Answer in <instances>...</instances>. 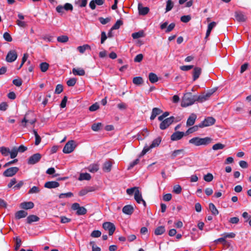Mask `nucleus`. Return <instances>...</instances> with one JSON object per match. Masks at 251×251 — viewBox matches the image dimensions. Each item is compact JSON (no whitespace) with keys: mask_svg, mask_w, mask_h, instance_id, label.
I'll list each match as a JSON object with an SVG mask.
<instances>
[{"mask_svg":"<svg viewBox=\"0 0 251 251\" xmlns=\"http://www.w3.org/2000/svg\"><path fill=\"white\" fill-rule=\"evenodd\" d=\"M212 139L210 137H206L201 138L195 137L189 140V143L196 146H207L212 142Z\"/></svg>","mask_w":251,"mask_h":251,"instance_id":"obj_1","label":"nucleus"},{"mask_svg":"<svg viewBox=\"0 0 251 251\" xmlns=\"http://www.w3.org/2000/svg\"><path fill=\"white\" fill-rule=\"evenodd\" d=\"M196 101H198V95H193L191 93L184 94L181 101V106L187 107L192 105Z\"/></svg>","mask_w":251,"mask_h":251,"instance_id":"obj_2","label":"nucleus"},{"mask_svg":"<svg viewBox=\"0 0 251 251\" xmlns=\"http://www.w3.org/2000/svg\"><path fill=\"white\" fill-rule=\"evenodd\" d=\"M180 119L175 118L174 116H171L164 120L160 124L159 127L162 130H164L168 128L174 122H178Z\"/></svg>","mask_w":251,"mask_h":251,"instance_id":"obj_3","label":"nucleus"},{"mask_svg":"<svg viewBox=\"0 0 251 251\" xmlns=\"http://www.w3.org/2000/svg\"><path fill=\"white\" fill-rule=\"evenodd\" d=\"M161 141V138L160 137H157L152 142L151 144L148 146L147 145L145 146L141 153V156L145 155L148 151H149L151 149L156 147L159 146Z\"/></svg>","mask_w":251,"mask_h":251,"instance_id":"obj_4","label":"nucleus"},{"mask_svg":"<svg viewBox=\"0 0 251 251\" xmlns=\"http://www.w3.org/2000/svg\"><path fill=\"white\" fill-rule=\"evenodd\" d=\"M76 145L74 140L68 141L64 147L63 151L65 153H70L74 151Z\"/></svg>","mask_w":251,"mask_h":251,"instance_id":"obj_5","label":"nucleus"},{"mask_svg":"<svg viewBox=\"0 0 251 251\" xmlns=\"http://www.w3.org/2000/svg\"><path fill=\"white\" fill-rule=\"evenodd\" d=\"M72 209L76 210V214L78 215H83L87 213V209L84 207L80 206L78 203H73L72 205Z\"/></svg>","mask_w":251,"mask_h":251,"instance_id":"obj_6","label":"nucleus"},{"mask_svg":"<svg viewBox=\"0 0 251 251\" xmlns=\"http://www.w3.org/2000/svg\"><path fill=\"white\" fill-rule=\"evenodd\" d=\"M215 119L211 117H208L205 119L202 122L199 124L200 128L209 126L214 125L215 123Z\"/></svg>","mask_w":251,"mask_h":251,"instance_id":"obj_7","label":"nucleus"},{"mask_svg":"<svg viewBox=\"0 0 251 251\" xmlns=\"http://www.w3.org/2000/svg\"><path fill=\"white\" fill-rule=\"evenodd\" d=\"M102 227L105 230L108 231L109 235H113L116 229L115 225L109 222H104L102 225Z\"/></svg>","mask_w":251,"mask_h":251,"instance_id":"obj_8","label":"nucleus"},{"mask_svg":"<svg viewBox=\"0 0 251 251\" xmlns=\"http://www.w3.org/2000/svg\"><path fill=\"white\" fill-rule=\"evenodd\" d=\"M19 170V168L16 167L9 168L3 173V176L5 177H12L17 174Z\"/></svg>","mask_w":251,"mask_h":251,"instance_id":"obj_9","label":"nucleus"},{"mask_svg":"<svg viewBox=\"0 0 251 251\" xmlns=\"http://www.w3.org/2000/svg\"><path fill=\"white\" fill-rule=\"evenodd\" d=\"M41 157V155L39 153L34 154L33 155L29 157V158L28 159V164L33 165L37 163L40 160Z\"/></svg>","mask_w":251,"mask_h":251,"instance_id":"obj_10","label":"nucleus"},{"mask_svg":"<svg viewBox=\"0 0 251 251\" xmlns=\"http://www.w3.org/2000/svg\"><path fill=\"white\" fill-rule=\"evenodd\" d=\"M215 90H211L205 94L198 96V102H202L207 100L214 93Z\"/></svg>","mask_w":251,"mask_h":251,"instance_id":"obj_11","label":"nucleus"},{"mask_svg":"<svg viewBox=\"0 0 251 251\" xmlns=\"http://www.w3.org/2000/svg\"><path fill=\"white\" fill-rule=\"evenodd\" d=\"M17 56L18 55L15 50H10L8 52L6 56V60L8 62H14L16 60Z\"/></svg>","mask_w":251,"mask_h":251,"instance_id":"obj_12","label":"nucleus"},{"mask_svg":"<svg viewBox=\"0 0 251 251\" xmlns=\"http://www.w3.org/2000/svg\"><path fill=\"white\" fill-rule=\"evenodd\" d=\"M36 122L35 119H30L28 114H26L22 121V125L24 127H26L28 124L33 125Z\"/></svg>","mask_w":251,"mask_h":251,"instance_id":"obj_13","label":"nucleus"},{"mask_svg":"<svg viewBox=\"0 0 251 251\" xmlns=\"http://www.w3.org/2000/svg\"><path fill=\"white\" fill-rule=\"evenodd\" d=\"M134 199L138 203L142 202L145 206L146 205L145 201L143 199L141 192L138 189L135 191Z\"/></svg>","mask_w":251,"mask_h":251,"instance_id":"obj_14","label":"nucleus"},{"mask_svg":"<svg viewBox=\"0 0 251 251\" xmlns=\"http://www.w3.org/2000/svg\"><path fill=\"white\" fill-rule=\"evenodd\" d=\"M235 18L238 22H245L247 19L246 16L241 11H236L235 12Z\"/></svg>","mask_w":251,"mask_h":251,"instance_id":"obj_15","label":"nucleus"},{"mask_svg":"<svg viewBox=\"0 0 251 251\" xmlns=\"http://www.w3.org/2000/svg\"><path fill=\"white\" fill-rule=\"evenodd\" d=\"M184 135L183 132L176 131L174 132L171 136L172 141H177L181 139Z\"/></svg>","mask_w":251,"mask_h":251,"instance_id":"obj_16","label":"nucleus"},{"mask_svg":"<svg viewBox=\"0 0 251 251\" xmlns=\"http://www.w3.org/2000/svg\"><path fill=\"white\" fill-rule=\"evenodd\" d=\"M138 9L139 11V14L140 15H146L149 13L150 10L149 7H143L141 3L138 4Z\"/></svg>","mask_w":251,"mask_h":251,"instance_id":"obj_17","label":"nucleus"},{"mask_svg":"<svg viewBox=\"0 0 251 251\" xmlns=\"http://www.w3.org/2000/svg\"><path fill=\"white\" fill-rule=\"evenodd\" d=\"M196 119H197V115L194 113L191 114L187 120V122H186L187 126H193L195 124Z\"/></svg>","mask_w":251,"mask_h":251,"instance_id":"obj_18","label":"nucleus"},{"mask_svg":"<svg viewBox=\"0 0 251 251\" xmlns=\"http://www.w3.org/2000/svg\"><path fill=\"white\" fill-rule=\"evenodd\" d=\"M185 154V151L183 149H179L175 150L172 152L171 154V158L175 159L176 157L179 156L182 157Z\"/></svg>","mask_w":251,"mask_h":251,"instance_id":"obj_19","label":"nucleus"},{"mask_svg":"<svg viewBox=\"0 0 251 251\" xmlns=\"http://www.w3.org/2000/svg\"><path fill=\"white\" fill-rule=\"evenodd\" d=\"M201 73V69L200 67H195L193 72V79L194 81L197 80Z\"/></svg>","mask_w":251,"mask_h":251,"instance_id":"obj_20","label":"nucleus"},{"mask_svg":"<svg viewBox=\"0 0 251 251\" xmlns=\"http://www.w3.org/2000/svg\"><path fill=\"white\" fill-rule=\"evenodd\" d=\"M59 183L57 181H48L45 183L44 187L47 188L51 189L58 187Z\"/></svg>","mask_w":251,"mask_h":251,"instance_id":"obj_21","label":"nucleus"},{"mask_svg":"<svg viewBox=\"0 0 251 251\" xmlns=\"http://www.w3.org/2000/svg\"><path fill=\"white\" fill-rule=\"evenodd\" d=\"M162 112V111L160 109L156 107L153 108L152 110L150 119L153 120L157 115L160 114Z\"/></svg>","mask_w":251,"mask_h":251,"instance_id":"obj_22","label":"nucleus"},{"mask_svg":"<svg viewBox=\"0 0 251 251\" xmlns=\"http://www.w3.org/2000/svg\"><path fill=\"white\" fill-rule=\"evenodd\" d=\"M34 203L31 201L24 202L21 203L20 207L24 209H31L34 207Z\"/></svg>","mask_w":251,"mask_h":251,"instance_id":"obj_23","label":"nucleus"},{"mask_svg":"<svg viewBox=\"0 0 251 251\" xmlns=\"http://www.w3.org/2000/svg\"><path fill=\"white\" fill-rule=\"evenodd\" d=\"M112 166V163L111 161H106L103 165L102 170L105 172H109L111 170Z\"/></svg>","mask_w":251,"mask_h":251,"instance_id":"obj_24","label":"nucleus"},{"mask_svg":"<svg viewBox=\"0 0 251 251\" xmlns=\"http://www.w3.org/2000/svg\"><path fill=\"white\" fill-rule=\"evenodd\" d=\"M133 207L130 205L125 206L122 209L123 212L125 214L131 215L133 212Z\"/></svg>","mask_w":251,"mask_h":251,"instance_id":"obj_25","label":"nucleus"},{"mask_svg":"<svg viewBox=\"0 0 251 251\" xmlns=\"http://www.w3.org/2000/svg\"><path fill=\"white\" fill-rule=\"evenodd\" d=\"M73 73L75 75L83 76L85 75V71L80 68H73L72 70Z\"/></svg>","mask_w":251,"mask_h":251,"instance_id":"obj_26","label":"nucleus"},{"mask_svg":"<svg viewBox=\"0 0 251 251\" xmlns=\"http://www.w3.org/2000/svg\"><path fill=\"white\" fill-rule=\"evenodd\" d=\"M99 169V166L98 164H93L90 165L87 170L91 173H94L97 172Z\"/></svg>","mask_w":251,"mask_h":251,"instance_id":"obj_27","label":"nucleus"},{"mask_svg":"<svg viewBox=\"0 0 251 251\" xmlns=\"http://www.w3.org/2000/svg\"><path fill=\"white\" fill-rule=\"evenodd\" d=\"M27 215V213L24 210H20L15 214V218L17 219L25 217Z\"/></svg>","mask_w":251,"mask_h":251,"instance_id":"obj_28","label":"nucleus"},{"mask_svg":"<svg viewBox=\"0 0 251 251\" xmlns=\"http://www.w3.org/2000/svg\"><path fill=\"white\" fill-rule=\"evenodd\" d=\"M149 79L152 83H155L158 80V78L156 75L153 73L149 74Z\"/></svg>","mask_w":251,"mask_h":251,"instance_id":"obj_29","label":"nucleus"},{"mask_svg":"<svg viewBox=\"0 0 251 251\" xmlns=\"http://www.w3.org/2000/svg\"><path fill=\"white\" fill-rule=\"evenodd\" d=\"M39 220V218L36 215H29L27 218V222L28 224H31L34 222H37Z\"/></svg>","mask_w":251,"mask_h":251,"instance_id":"obj_30","label":"nucleus"},{"mask_svg":"<svg viewBox=\"0 0 251 251\" xmlns=\"http://www.w3.org/2000/svg\"><path fill=\"white\" fill-rule=\"evenodd\" d=\"M209 209L211 211L212 214L214 215H217L219 214V211L218 209L216 208L215 205L212 203H210L209 204Z\"/></svg>","mask_w":251,"mask_h":251,"instance_id":"obj_31","label":"nucleus"},{"mask_svg":"<svg viewBox=\"0 0 251 251\" xmlns=\"http://www.w3.org/2000/svg\"><path fill=\"white\" fill-rule=\"evenodd\" d=\"M91 176L88 173H81L80 174L78 179L79 180H89L91 179Z\"/></svg>","mask_w":251,"mask_h":251,"instance_id":"obj_32","label":"nucleus"},{"mask_svg":"<svg viewBox=\"0 0 251 251\" xmlns=\"http://www.w3.org/2000/svg\"><path fill=\"white\" fill-rule=\"evenodd\" d=\"M165 231V228L163 226L157 227L154 230V234L156 235H160L163 234Z\"/></svg>","mask_w":251,"mask_h":251,"instance_id":"obj_33","label":"nucleus"},{"mask_svg":"<svg viewBox=\"0 0 251 251\" xmlns=\"http://www.w3.org/2000/svg\"><path fill=\"white\" fill-rule=\"evenodd\" d=\"M0 152L3 156H7L9 155L10 150L8 148L1 147L0 148Z\"/></svg>","mask_w":251,"mask_h":251,"instance_id":"obj_34","label":"nucleus"},{"mask_svg":"<svg viewBox=\"0 0 251 251\" xmlns=\"http://www.w3.org/2000/svg\"><path fill=\"white\" fill-rule=\"evenodd\" d=\"M77 49L81 53H83L86 50L90 49V46L86 44L83 46H78L77 48Z\"/></svg>","mask_w":251,"mask_h":251,"instance_id":"obj_35","label":"nucleus"},{"mask_svg":"<svg viewBox=\"0 0 251 251\" xmlns=\"http://www.w3.org/2000/svg\"><path fill=\"white\" fill-rule=\"evenodd\" d=\"M49 67V64L47 62H42L40 64V69L42 72H46Z\"/></svg>","mask_w":251,"mask_h":251,"instance_id":"obj_36","label":"nucleus"},{"mask_svg":"<svg viewBox=\"0 0 251 251\" xmlns=\"http://www.w3.org/2000/svg\"><path fill=\"white\" fill-rule=\"evenodd\" d=\"M174 7V3L171 0H168L166 2V12L172 10Z\"/></svg>","mask_w":251,"mask_h":251,"instance_id":"obj_37","label":"nucleus"},{"mask_svg":"<svg viewBox=\"0 0 251 251\" xmlns=\"http://www.w3.org/2000/svg\"><path fill=\"white\" fill-rule=\"evenodd\" d=\"M101 126L100 123H95L92 125L91 128L94 131H98L100 129Z\"/></svg>","mask_w":251,"mask_h":251,"instance_id":"obj_38","label":"nucleus"},{"mask_svg":"<svg viewBox=\"0 0 251 251\" xmlns=\"http://www.w3.org/2000/svg\"><path fill=\"white\" fill-rule=\"evenodd\" d=\"M144 35V32L143 31H139L137 32L133 33L131 36L133 39H138L143 37Z\"/></svg>","mask_w":251,"mask_h":251,"instance_id":"obj_39","label":"nucleus"},{"mask_svg":"<svg viewBox=\"0 0 251 251\" xmlns=\"http://www.w3.org/2000/svg\"><path fill=\"white\" fill-rule=\"evenodd\" d=\"M225 147V145L224 144H222L220 143H218L217 144H214L212 146V149L214 151L218 150H222Z\"/></svg>","mask_w":251,"mask_h":251,"instance_id":"obj_40","label":"nucleus"},{"mask_svg":"<svg viewBox=\"0 0 251 251\" xmlns=\"http://www.w3.org/2000/svg\"><path fill=\"white\" fill-rule=\"evenodd\" d=\"M200 127L199 125L193 126V127H190L186 132V134L192 133L195 131H197Z\"/></svg>","mask_w":251,"mask_h":251,"instance_id":"obj_41","label":"nucleus"},{"mask_svg":"<svg viewBox=\"0 0 251 251\" xmlns=\"http://www.w3.org/2000/svg\"><path fill=\"white\" fill-rule=\"evenodd\" d=\"M143 82V78L141 77H135L133 79V83L136 85H140Z\"/></svg>","mask_w":251,"mask_h":251,"instance_id":"obj_42","label":"nucleus"},{"mask_svg":"<svg viewBox=\"0 0 251 251\" xmlns=\"http://www.w3.org/2000/svg\"><path fill=\"white\" fill-rule=\"evenodd\" d=\"M76 4H77L80 7H85L87 3V0H78L75 2Z\"/></svg>","mask_w":251,"mask_h":251,"instance_id":"obj_43","label":"nucleus"},{"mask_svg":"<svg viewBox=\"0 0 251 251\" xmlns=\"http://www.w3.org/2000/svg\"><path fill=\"white\" fill-rule=\"evenodd\" d=\"M123 22L121 20H118L116 23L112 26L111 28V30L118 29L120 28L121 25H123Z\"/></svg>","mask_w":251,"mask_h":251,"instance_id":"obj_44","label":"nucleus"},{"mask_svg":"<svg viewBox=\"0 0 251 251\" xmlns=\"http://www.w3.org/2000/svg\"><path fill=\"white\" fill-rule=\"evenodd\" d=\"M57 41L61 43H66L68 40L69 38L67 36L62 35L57 37Z\"/></svg>","mask_w":251,"mask_h":251,"instance_id":"obj_45","label":"nucleus"},{"mask_svg":"<svg viewBox=\"0 0 251 251\" xmlns=\"http://www.w3.org/2000/svg\"><path fill=\"white\" fill-rule=\"evenodd\" d=\"M18 152L17 149L16 148H13L11 151H10L9 154L10 155V157L11 158H15L18 154Z\"/></svg>","mask_w":251,"mask_h":251,"instance_id":"obj_46","label":"nucleus"},{"mask_svg":"<svg viewBox=\"0 0 251 251\" xmlns=\"http://www.w3.org/2000/svg\"><path fill=\"white\" fill-rule=\"evenodd\" d=\"M99 20L101 24L105 25L110 21L111 18L107 17L106 18H104L103 17H100L99 18Z\"/></svg>","mask_w":251,"mask_h":251,"instance_id":"obj_47","label":"nucleus"},{"mask_svg":"<svg viewBox=\"0 0 251 251\" xmlns=\"http://www.w3.org/2000/svg\"><path fill=\"white\" fill-rule=\"evenodd\" d=\"M203 179L206 182H211L213 179V176L212 174L208 173L204 176Z\"/></svg>","mask_w":251,"mask_h":251,"instance_id":"obj_48","label":"nucleus"},{"mask_svg":"<svg viewBox=\"0 0 251 251\" xmlns=\"http://www.w3.org/2000/svg\"><path fill=\"white\" fill-rule=\"evenodd\" d=\"M182 188L179 185H176L174 186L173 192L179 194L181 192Z\"/></svg>","mask_w":251,"mask_h":251,"instance_id":"obj_49","label":"nucleus"},{"mask_svg":"<svg viewBox=\"0 0 251 251\" xmlns=\"http://www.w3.org/2000/svg\"><path fill=\"white\" fill-rule=\"evenodd\" d=\"M101 232L98 230H94L91 234V236L94 238L99 237L101 235Z\"/></svg>","mask_w":251,"mask_h":251,"instance_id":"obj_50","label":"nucleus"},{"mask_svg":"<svg viewBox=\"0 0 251 251\" xmlns=\"http://www.w3.org/2000/svg\"><path fill=\"white\" fill-rule=\"evenodd\" d=\"M40 192V189L37 186L32 187L28 191V194L38 193Z\"/></svg>","mask_w":251,"mask_h":251,"instance_id":"obj_51","label":"nucleus"},{"mask_svg":"<svg viewBox=\"0 0 251 251\" xmlns=\"http://www.w3.org/2000/svg\"><path fill=\"white\" fill-rule=\"evenodd\" d=\"M3 38L4 40L7 42H11L12 41V38L10 34L7 32L3 34Z\"/></svg>","mask_w":251,"mask_h":251,"instance_id":"obj_52","label":"nucleus"},{"mask_svg":"<svg viewBox=\"0 0 251 251\" xmlns=\"http://www.w3.org/2000/svg\"><path fill=\"white\" fill-rule=\"evenodd\" d=\"M223 236H224L225 238L226 239L227 238H234L235 236V234L233 232L230 233H224L221 235Z\"/></svg>","mask_w":251,"mask_h":251,"instance_id":"obj_53","label":"nucleus"},{"mask_svg":"<svg viewBox=\"0 0 251 251\" xmlns=\"http://www.w3.org/2000/svg\"><path fill=\"white\" fill-rule=\"evenodd\" d=\"M76 80L75 78H70L69 79L67 82V84L68 86H74L75 84L76 83Z\"/></svg>","mask_w":251,"mask_h":251,"instance_id":"obj_54","label":"nucleus"},{"mask_svg":"<svg viewBox=\"0 0 251 251\" xmlns=\"http://www.w3.org/2000/svg\"><path fill=\"white\" fill-rule=\"evenodd\" d=\"M63 90V86L61 84H58L56 86V88L55 90V93L56 94H60Z\"/></svg>","mask_w":251,"mask_h":251,"instance_id":"obj_55","label":"nucleus"},{"mask_svg":"<svg viewBox=\"0 0 251 251\" xmlns=\"http://www.w3.org/2000/svg\"><path fill=\"white\" fill-rule=\"evenodd\" d=\"M73 196V194L72 192H68L67 193H62L59 196V198L60 199L64 198L65 197H71Z\"/></svg>","mask_w":251,"mask_h":251,"instance_id":"obj_56","label":"nucleus"},{"mask_svg":"<svg viewBox=\"0 0 251 251\" xmlns=\"http://www.w3.org/2000/svg\"><path fill=\"white\" fill-rule=\"evenodd\" d=\"M99 108V105L97 103H95L90 106L89 109L90 111H95Z\"/></svg>","mask_w":251,"mask_h":251,"instance_id":"obj_57","label":"nucleus"},{"mask_svg":"<svg viewBox=\"0 0 251 251\" xmlns=\"http://www.w3.org/2000/svg\"><path fill=\"white\" fill-rule=\"evenodd\" d=\"M16 245L15 246V250L16 251H17L19 249L20 247L21 246L22 241H21V240L20 238H19L18 237H16Z\"/></svg>","mask_w":251,"mask_h":251,"instance_id":"obj_58","label":"nucleus"},{"mask_svg":"<svg viewBox=\"0 0 251 251\" xmlns=\"http://www.w3.org/2000/svg\"><path fill=\"white\" fill-rule=\"evenodd\" d=\"M12 82L13 84L18 87L21 86L22 84V80L20 78L15 79L13 80Z\"/></svg>","mask_w":251,"mask_h":251,"instance_id":"obj_59","label":"nucleus"},{"mask_svg":"<svg viewBox=\"0 0 251 251\" xmlns=\"http://www.w3.org/2000/svg\"><path fill=\"white\" fill-rule=\"evenodd\" d=\"M249 66V64L248 63H244V64H243L241 66V69H240V73L242 74L245 71H246L248 67Z\"/></svg>","mask_w":251,"mask_h":251,"instance_id":"obj_60","label":"nucleus"},{"mask_svg":"<svg viewBox=\"0 0 251 251\" xmlns=\"http://www.w3.org/2000/svg\"><path fill=\"white\" fill-rule=\"evenodd\" d=\"M137 189H138V188L136 187H132V188H128V189H126V191L128 195H132L134 192L135 193V191Z\"/></svg>","mask_w":251,"mask_h":251,"instance_id":"obj_61","label":"nucleus"},{"mask_svg":"<svg viewBox=\"0 0 251 251\" xmlns=\"http://www.w3.org/2000/svg\"><path fill=\"white\" fill-rule=\"evenodd\" d=\"M180 20L183 23H187L191 20V17L189 15L183 16Z\"/></svg>","mask_w":251,"mask_h":251,"instance_id":"obj_62","label":"nucleus"},{"mask_svg":"<svg viewBox=\"0 0 251 251\" xmlns=\"http://www.w3.org/2000/svg\"><path fill=\"white\" fill-rule=\"evenodd\" d=\"M193 68V65H184L180 67V69L183 71H187Z\"/></svg>","mask_w":251,"mask_h":251,"instance_id":"obj_63","label":"nucleus"},{"mask_svg":"<svg viewBox=\"0 0 251 251\" xmlns=\"http://www.w3.org/2000/svg\"><path fill=\"white\" fill-rule=\"evenodd\" d=\"M64 9L66 11H68V10L72 11L73 9V5L69 3H65L64 6Z\"/></svg>","mask_w":251,"mask_h":251,"instance_id":"obj_64","label":"nucleus"}]
</instances>
